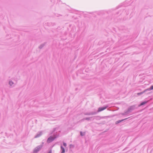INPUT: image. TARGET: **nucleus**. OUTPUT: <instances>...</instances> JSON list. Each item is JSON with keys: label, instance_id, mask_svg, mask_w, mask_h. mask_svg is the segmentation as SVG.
Here are the masks:
<instances>
[{"label": "nucleus", "instance_id": "obj_18", "mask_svg": "<svg viewBox=\"0 0 153 153\" xmlns=\"http://www.w3.org/2000/svg\"><path fill=\"white\" fill-rule=\"evenodd\" d=\"M63 145L65 147H66L67 146V144L65 142H63Z\"/></svg>", "mask_w": 153, "mask_h": 153}, {"label": "nucleus", "instance_id": "obj_17", "mask_svg": "<svg viewBox=\"0 0 153 153\" xmlns=\"http://www.w3.org/2000/svg\"><path fill=\"white\" fill-rule=\"evenodd\" d=\"M84 120H85V119H84V118H83V119H81V120H80L79 121V122H82Z\"/></svg>", "mask_w": 153, "mask_h": 153}, {"label": "nucleus", "instance_id": "obj_2", "mask_svg": "<svg viewBox=\"0 0 153 153\" xmlns=\"http://www.w3.org/2000/svg\"><path fill=\"white\" fill-rule=\"evenodd\" d=\"M136 108L135 105L131 106L128 108L127 110L125 111L124 113L122 114L123 115H128L131 112Z\"/></svg>", "mask_w": 153, "mask_h": 153}, {"label": "nucleus", "instance_id": "obj_21", "mask_svg": "<svg viewBox=\"0 0 153 153\" xmlns=\"http://www.w3.org/2000/svg\"><path fill=\"white\" fill-rule=\"evenodd\" d=\"M77 88H76V90H77Z\"/></svg>", "mask_w": 153, "mask_h": 153}, {"label": "nucleus", "instance_id": "obj_6", "mask_svg": "<svg viewBox=\"0 0 153 153\" xmlns=\"http://www.w3.org/2000/svg\"><path fill=\"white\" fill-rule=\"evenodd\" d=\"M42 131L38 132L35 136V138H37L40 136L42 134Z\"/></svg>", "mask_w": 153, "mask_h": 153}, {"label": "nucleus", "instance_id": "obj_16", "mask_svg": "<svg viewBox=\"0 0 153 153\" xmlns=\"http://www.w3.org/2000/svg\"><path fill=\"white\" fill-rule=\"evenodd\" d=\"M80 134L81 136H83L85 135V133H83L82 131H80Z\"/></svg>", "mask_w": 153, "mask_h": 153}, {"label": "nucleus", "instance_id": "obj_12", "mask_svg": "<svg viewBox=\"0 0 153 153\" xmlns=\"http://www.w3.org/2000/svg\"><path fill=\"white\" fill-rule=\"evenodd\" d=\"M100 119V116H96V117H94V118L93 119V120L94 119H96L97 120H99Z\"/></svg>", "mask_w": 153, "mask_h": 153}, {"label": "nucleus", "instance_id": "obj_10", "mask_svg": "<svg viewBox=\"0 0 153 153\" xmlns=\"http://www.w3.org/2000/svg\"><path fill=\"white\" fill-rule=\"evenodd\" d=\"M147 102V101H143L142 102L140 105H139L138 106H142V105H143L144 104H146Z\"/></svg>", "mask_w": 153, "mask_h": 153}, {"label": "nucleus", "instance_id": "obj_1", "mask_svg": "<svg viewBox=\"0 0 153 153\" xmlns=\"http://www.w3.org/2000/svg\"><path fill=\"white\" fill-rule=\"evenodd\" d=\"M56 130V128H54L53 129V131L50 133V134H53V136H50L48 138L47 140V143H49L52 141H53L56 138L58 137L59 135V134H55V131Z\"/></svg>", "mask_w": 153, "mask_h": 153}, {"label": "nucleus", "instance_id": "obj_5", "mask_svg": "<svg viewBox=\"0 0 153 153\" xmlns=\"http://www.w3.org/2000/svg\"><path fill=\"white\" fill-rule=\"evenodd\" d=\"M108 106H104L102 107H100L98 108V110L97 111V112H99L100 111H101L105 109H106L107 107Z\"/></svg>", "mask_w": 153, "mask_h": 153}, {"label": "nucleus", "instance_id": "obj_3", "mask_svg": "<svg viewBox=\"0 0 153 153\" xmlns=\"http://www.w3.org/2000/svg\"><path fill=\"white\" fill-rule=\"evenodd\" d=\"M42 147V145H40L37 146L33 150V153H38V152L41 150Z\"/></svg>", "mask_w": 153, "mask_h": 153}, {"label": "nucleus", "instance_id": "obj_11", "mask_svg": "<svg viewBox=\"0 0 153 153\" xmlns=\"http://www.w3.org/2000/svg\"><path fill=\"white\" fill-rule=\"evenodd\" d=\"M45 43L42 44L39 46V48L40 49H42L45 45Z\"/></svg>", "mask_w": 153, "mask_h": 153}, {"label": "nucleus", "instance_id": "obj_9", "mask_svg": "<svg viewBox=\"0 0 153 153\" xmlns=\"http://www.w3.org/2000/svg\"><path fill=\"white\" fill-rule=\"evenodd\" d=\"M9 84L10 85V86L11 87H13L14 86V85H13L14 84V83L11 80L9 81Z\"/></svg>", "mask_w": 153, "mask_h": 153}, {"label": "nucleus", "instance_id": "obj_4", "mask_svg": "<svg viewBox=\"0 0 153 153\" xmlns=\"http://www.w3.org/2000/svg\"><path fill=\"white\" fill-rule=\"evenodd\" d=\"M97 113V112L94 111H92L90 112H85L84 113V114L85 115H94L95 114H96Z\"/></svg>", "mask_w": 153, "mask_h": 153}, {"label": "nucleus", "instance_id": "obj_13", "mask_svg": "<svg viewBox=\"0 0 153 153\" xmlns=\"http://www.w3.org/2000/svg\"><path fill=\"white\" fill-rule=\"evenodd\" d=\"M153 89V85H151L149 88L147 89L146 90V91H147L148 90L150 91V90H152Z\"/></svg>", "mask_w": 153, "mask_h": 153}, {"label": "nucleus", "instance_id": "obj_19", "mask_svg": "<svg viewBox=\"0 0 153 153\" xmlns=\"http://www.w3.org/2000/svg\"><path fill=\"white\" fill-rule=\"evenodd\" d=\"M48 153H52V150L51 149L48 152Z\"/></svg>", "mask_w": 153, "mask_h": 153}, {"label": "nucleus", "instance_id": "obj_15", "mask_svg": "<svg viewBox=\"0 0 153 153\" xmlns=\"http://www.w3.org/2000/svg\"><path fill=\"white\" fill-rule=\"evenodd\" d=\"M146 91V90H144V91H143V92H140V93H138V95H141V94H142L143 93L145 92V91Z\"/></svg>", "mask_w": 153, "mask_h": 153}, {"label": "nucleus", "instance_id": "obj_20", "mask_svg": "<svg viewBox=\"0 0 153 153\" xmlns=\"http://www.w3.org/2000/svg\"><path fill=\"white\" fill-rule=\"evenodd\" d=\"M51 0V2H52L53 3H54V1H53V0Z\"/></svg>", "mask_w": 153, "mask_h": 153}, {"label": "nucleus", "instance_id": "obj_14", "mask_svg": "<svg viewBox=\"0 0 153 153\" xmlns=\"http://www.w3.org/2000/svg\"><path fill=\"white\" fill-rule=\"evenodd\" d=\"M92 117H85L84 118L85 120H90L91 118H92Z\"/></svg>", "mask_w": 153, "mask_h": 153}, {"label": "nucleus", "instance_id": "obj_8", "mask_svg": "<svg viewBox=\"0 0 153 153\" xmlns=\"http://www.w3.org/2000/svg\"><path fill=\"white\" fill-rule=\"evenodd\" d=\"M61 148V153H64L65 152V149L63 147L62 145L60 146Z\"/></svg>", "mask_w": 153, "mask_h": 153}, {"label": "nucleus", "instance_id": "obj_7", "mask_svg": "<svg viewBox=\"0 0 153 153\" xmlns=\"http://www.w3.org/2000/svg\"><path fill=\"white\" fill-rule=\"evenodd\" d=\"M127 119H128V118H125V119H122V120H119L117 121H116V122L115 123H116V124L120 123L121 122H123V121L124 120H126Z\"/></svg>", "mask_w": 153, "mask_h": 153}]
</instances>
